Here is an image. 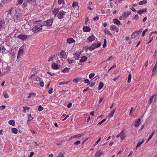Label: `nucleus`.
Wrapping results in <instances>:
<instances>
[{
  "label": "nucleus",
  "mask_w": 157,
  "mask_h": 157,
  "mask_svg": "<svg viewBox=\"0 0 157 157\" xmlns=\"http://www.w3.org/2000/svg\"><path fill=\"white\" fill-rule=\"evenodd\" d=\"M60 8H55L52 10V13H53L54 17H56L57 15L58 18L59 19H61L63 18V16L66 13V12L63 10H60L59 11Z\"/></svg>",
  "instance_id": "1"
},
{
  "label": "nucleus",
  "mask_w": 157,
  "mask_h": 157,
  "mask_svg": "<svg viewBox=\"0 0 157 157\" xmlns=\"http://www.w3.org/2000/svg\"><path fill=\"white\" fill-rule=\"evenodd\" d=\"M36 25L32 29V31L34 33L40 32L42 29V25L40 22L35 21Z\"/></svg>",
  "instance_id": "2"
},
{
  "label": "nucleus",
  "mask_w": 157,
  "mask_h": 157,
  "mask_svg": "<svg viewBox=\"0 0 157 157\" xmlns=\"http://www.w3.org/2000/svg\"><path fill=\"white\" fill-rule=\"evenodd\" d=\"M100 46L101 44L99 43L97 44L94 43L92 44L90 46L88 47V49H89L90 51H91L95 49L96 48L99 47Z\"/></svg>",
  "instance_id": "3"
},
{
  "label": "nucleus",
  "mask_w": 157,
  "mask_h": 157,
  "mask_svg": "<svg viewBox=\"0 0 157 157\" xmlns=\"http://www.w3.org/2000/svg\"><path fill=\"white\" fill-rule=\"evenodd\" d=\"M131 13V11H128L124 12L122 16H120L119 19L120 20H123L126 19Z\"/></svg>",
  "instance_id": "4"
},
{
  "label": "nucleus",
  "mask_w": 157,
  "mask_h": 157,
  "mask_svg": "<svg viewBox=\"0 0 157 157\" xmlns=\"http://www.w3.org/2000/svg\"><path fill=\"white\" fill-rule=\"evenodd\" d=\"M53 21V19L52 18H50V19L44 21V25L48 26H50L52 25Z\"/></svg>",
  "instance_id": "5"
},
{
  "label": "nucleus",
  "mask_w": 157,
  "mask_h": 157,
  "mask_svg": "<svg viewBox=\"0 0 157 157\" xmlns=\"http://www.w3.org/2000/svg\"><path fill=\"white\" fill-rule=\"evenodd\" d=\"M16 11V8L12 7L9 10L7 15L9 16L11 15V16L13 17V14H15V13Z\"/></svg>",
  "instance_id": "6"
},
{
  "label": "nucleus",
  "mask_w": 157,
  "mask_h": 157,
  "mask_svg": "<svg viewBox=\"0 0 157 157\" xmlns=\"http://www.w3.org/2000/svg\"><path fill=\"white\" fill-rule=\"evenodd\" d=\"M82 52L81 51H77L74 54V58L76 60H78L80 58V56Z\"/></svg>",
  "instance_id": "7"
},
{
  "label": "nucleus",
  "mask_w": 157,
  "mask_h": 157,
  "mask_svg": "<svg viewBox=\"0 0 157 157\" xmlns=\"http://www.w3.org/2000/svg\"><path fill=\"white\" fill-rule=\"evenodd\" d=\"M35 1L36 0H26L23 4L22 6L24 7L26 6L27 3H30L32 4H34Z\"/></svg>",
  "instance_id": "8"
},
{
  "label": "nucleus",
  "mask_w": 157,
  "mask_h": 157,
  "mask_svg": "<svg viewBox=\"0 0 157 157\" xmlns=\"http://www.w3.org/2000/svg\"><path fill=\"white\" fill-rule=\"evenodd\" d=\"M104 154V152L100 150L97 151L95 155V157H101V156L103 155Z\"/></svg>",
  "instance_id": "9"
},
{
  "label": "nucleus",
  "mask_w": 157,
  "mask_h": 157,
  "mask_svg": "<svg viewBox=\"0 0 157 157\" xmlns=\"http://www.w3.org/2000/svg\"><path fill=\"white\" fill-rule=\"evenodd\" d=\"M95 37L94 35L92 34L87 38L86 40V42L88 43L91 42L95 40Z\"/></svg>",
  "instance_id": "10"
},
{
  "label": "nucleus",
  "mask_w": 157,
  "mask_h": 157,
  "mask_svg": "<svg viewBox=\"0 0 157 157\" xmlns=\"http://www.w3.org/2000/svg\"><path fill=\"white\" fill-rule=\"evenodd\" d=\"M23 51L21 48H20L18 51L17 56V59H18L19 58H21L23 55Z\"/></svg>",
  "instance_id": "11"
},
{
  "label": "nucleus",
  "mask_w": 157,
  "mask_h": 157,
  "mask_svg": "<svg viewBox=\"0 0 157 157\" xmlns=\"http://www.w3.org/2000/svg\"><path fill=\"white\" fill-rule=\"evenodd\" d=\"M21 15L20 13H17L16 11L15 14H13V18L14 19H17L20 18Z\"/></svg>",
  "instance_id": "12"
},
{
  "label": "nucleus",
  "mask_w": 157,
  "mask_h": 157,
  "mask_svg": "<svg viewBox=\"0 0 157 157\" xmlns=\"http://www.w3.org/2000/svg\"><path fill=\"white\" fill-rule=\"evenodd\" d=\"M17 38L22 40H24L27 38V36L25 35L21 34L17 36Z\"/></svg>",
  "instance_id": "13"
},
{
  "label": "nucleus",
  "mask_w": 157,
  "mask_h": 157,
  "mask_svg": "<svg viewBox=\"0 0 157 157\" xmlns=\"http://www.w3.org/2000/svg\"><path fill=\"white\" fill-rule=\"evenodd\" d=\"M5 22L4 20H0V29L5 28Z\"/></svg>",
  "instance_id": "14"
},
{
  "label": "nucleus",
  "mask_w": 157,
  "mask_h": 157,
  "mask_svg": "<svg viewBox=\"0 0 157 157\" xmlns=\"http://www.w3.org/2000/svg\"><path fill=\"white\" fill-rule=\"evenodd\" d=\"M140 120L139 119L135 121L133 123V125L136 127L139 126L140 125Z\"/></svg>",
  "instance_id": "15"
},
{
  "label": "nucleus",
  "mask_w": 157,
  "mask_h": 157,
  "mask_svg": "<svg viewBox=\"0 0 157 157\" xmlns=\"http://www.w3.org/2000/svg\"><path fill=\"white\" fill-rule=\"evenodd\" d=\"M121 140L124 139L126 137L125 133L124 132V131H122L119 134Z\"/></svg>",
  "instance_id": "16"
},
{
  "label": "nucleus",
  "mask_w": 157,
  "mask_h": 157,
  "mask_svg": "<svg viewBox=\"0 0 157 157\" xmlns=\"http://www.w3.org/2000/svg\"><path fill=\"white\" fill-rule=\"evenodd\" d=\"M157 68V63H156L154 67H153L152 71V75H155V71L156 70V68Z\"/></svg>",
  "instance_id": "17"
},
{
  "label": "nucleus",
  "mask_w": 157,
  "mask_h": 157,
  "mask_svg": "<svg viewBox=\"0 0 157 157\" xmlns=\"http://www.w3.org/2000/svg\"><path fill=\"white\" fill-rule=\"evenodd\" d=\"M60 56L61 57L63 58L64 59L66 58L67 55L66 53L62 51L60 53Z\"/></svg>",
  "instance_id": "18"
},
{
  "label": "nucleus",
  "mask_w": 157,
  "mask_h": 157,
  "mask_svg": "<svg viewBox=\"0 0 157 157\" xmlns=\"http://www.w3.org/2000/svg\"><path fill=\"white\" fill-rule=\"evenodd\" d=\"M87 59V58L85 56H83L81 57V59L80 60V62L81 63H83L85 62Z\"/></svg>",
  "instance_id": "19"
},
{
  "label": "nucleus",
  "mask_w": 157,
  "mask_h": 157,
  "mask_svg": "<svg viewBox=\"0 0 157 157\" xmlns=\"http://www.w3.org/2000/svg\"><path fill=\"white\" fill-rule=\"evenodd\" d=\"M83 29V31L84 32H89L90 30V29L88 26L84 27Z\"/></svg>",
  "instance_id": "20"
},
{
  "label": "nucleus",
  "mask_w": 157,
  "mask_h": 157,
  "mask_svg": "<svg viewBox=\"0 0 157 157\" xmlns=\"http://www.w3.org/2000/svg\"><path fill=\"white\" fill-rule=\"evenodd\" d=\"M113 22L114 24H115L117 25H119L121 24L120 21L117 19H113Z\"/></svg>",
  "instance_id": "21"
},
{
  "label": "nucleus",
  "mask_w": 157,
  "mask_h": 157,
  "mask_svg": "<svg viewBox=\"0 0 157 157\" xmlns=\"http://www.w3.org/2000/svg\"><path fill=\"white\" fill-rule=\"evenodd\" d=\"M104 32L105 33V34L106 35H109L110 36H112V34L107 29H104Z\"/></svg>",
  "instance_id": "22"
},
{
  "label": "nucleus",
  "mask_w": 157,
  "mask_h": 157,
  "mask_svg": "<svg viewBox=\"0 0 157 157\" xmlns=\"http://www.w3.org/2000/svg\"><path fill=\"white\" fill-rule=\"evenodd\" d=\"M52 68L54 69L57 70L59 68L58 65L55 63H52Z\"/></svg>",
  "instance_id": "23"
},
{
  "label": "nucleus",
  "mask_w": 157,
  "mask_h": 157,
  "mask_svg": "<svg viewBox=\"0 0 157 157\" xmlns=\"http://www.w3.org/2000/svg\"><path fill=\"white\" fill-rule=\"evenodd\" d=\"M11 131L13 133L15 134L17 133L18 130L16 128H12Z\"/></svg>",
  "instance_id": "24"
},
{
  "label": "nucleus",
  "mask_w": 157,
  "mask_h": 157,
  "mask_svg": "<svg viewBox=\"0 0 157 157\" xmlns=\"http://www.w3.org/2000/svg\"><path fill=\"white\" fill-rule=\"evenodd\" d=\"M147 11V9H145L143 10H139L137 12V13L139 14H141L143 13L146 12Z\"/></svg>",
  "instance_id": "25"
},
{
  "label": "nucleus",
  "mask_w": 157,
  "mask_h": 157,
  "mask_svg": "<svg viewBox=\"0 0 157 157\" xmlns=\"http://www.w3.org/2000/svg\"><path fill=\"white\" fill-rule=\"evenodd\" d=\"M28 119L27 121L28 123H29V122L33 119V118L31 117V114H29L28 115Z\"/></svg>",
  "instance_id": "26"
},
{
  "label": "nucleus",
  "mask_w": 157,
  "mask_h": 157,
  "mask_svg": "<svg viewBox=\"0 0 157 157\" xmlns=\"http://www.w3.org/2000/svg\"><path fill=\"white\" fill-rule=\"evenodd\" d=\"M147 2V0H143L142 1H140L139 3V5H141L144 4H145Z\"/></svg>",
  "instance_id": "27"
},
{
  "label": "nucleus",
  "mask_w": 157,
  "mask_h": 157,
  "mask_svg": "<svg viewBox=\"0 0 157 157\" xmlns=\"http://www.w3.org/2000/svg\"><path fill=\"white\" fill-rule=\"evenodd\" d=\"M32 72L33 74L31 75V76L30 78H31L32 76L35 75V74L36 73V68H33L32 71Z\"/></svg>",
  "instance_id": "28"
},
{
  "label": "nucleus",
  "mask_w": 157,
  "mask_h": 157,
  "mask_svg": "<svg viewBox=\"0 0 157 157\" xmlns=\"http://www.w3.org/2000/svg\"><path fill=\"white\" fill-rule=\"evenodd\" d=\"M72 6L75 8H78V3L74 2L72 4Z\"/></svg>",
  "instance_id": "29"
},
{
  "label": "nucleus",
  "mask_w": 157,
  "mask_h": 157,
  "mask_svg": "<svg viewBox=\"0 0 157 157\" xmlns=\"http://www.w3.org/2000/svg\"><path fill=\"white\" fill-rule=\"evenodd\" d=\"M116 110V109H115L111 111V113L109 114L108 115V116L110 117H112L113 116L114 113Z\"/></svg>",
  "instance_id": "30"
},
{
  "label": "nucleus",
  "mask_w": 157,
  "mask_h": 157,
  "mask_svg": "<svg viewBox=\"0 0 157 157\" xmlns=\"http://www.w3.org/2000/svg\"><path fill=\"white\" fill-rule=\"evenodd\" d=\"M138 35L136 32H134L132 34L131 36L132 38H135L136 36H137Z\"/></svg>",
  "instance_id": "31"
},
{
  "label": "nucleus",
  "mask_w": 157,
  "mask_h": 157,
  "mask_svg": "<svg viewBox=\"0 0 157 157\" xmlns=\"http://www.w3.org/2000/svg\"><path fill=\"white\" fill-rule=\"evenodd\" d=\"M8 123L12 125L13 126H14L15 124L14 121L13 120L9 121L8 122Z\"/></svg>",
  "instance_id": "32"
},
{
  "label": "nucleus",
  "mask_w": 157,
  "mask_h": 157,
  "mask_svg": "<svg viewBox=\"0 0 157 157\" xmlns=\"http://www.w3.org/2000/svg\"><path fill=\"white\" fill-rule=\"evenodd\" d=\"M69 70L70 69L69 68L66 67L62 70V71L64 73H67L69 71Z\"/></svg>",
  "instance_id": "33"
},
{
  "label": "nucleus",
  "mask_w": 157,
  "mask_h": 157,
  "mask_svg": "<svg viewBox=\"0 0 157 157\" xmlns=\"http://www.w3.org/2000/svg\"><path fill=\"white\" fill-rule=\"evenodd\" d=\"M5 48L2 45H0V52H3L5 51Z\"/></svg>",
  "instance_id": "34"
},
{
  "label": "nucleus",
  "mask_w": 157,
  "mask_h": 157,
  "mask_svg": "<svg viewBox=\"0 0 157 157\" xmlns=\"http://www.w3.org/2000/svg\"><path fill=\"white\" fill-rule=\"evenodd\" d=\"M103 83L102 82H100L98 88L99 90H101L103 87Z\"/></svg>",
  "instance_id": "35"
},
{
  "label": "nucleus",
  "mask_w": 157,
  "mask_h": 157,
  "mask_svg": "<svg viewBox=\"0 0 157 157\" xmlns=\"http://www.w3.org/2000/svg\"><path fill=\"white\" fill-rule=\"evenodd\" d=\"M131 74H129L128 76V83H130L131 80Z\"/></svg>",
  "instance_id": "36"
},
{
  "label": "nucleus",
  "mask_w": 157,
  "mask_h": 157,
  "mask_svg": "<svg viewBox=\"0 0 157 157\" xmlns=\"http://www.w3.org/2000/svg\"><path fill=\"white\" fill-rule=\"evenodd\" d=\"M36 95V94L35 93H30L29 94V96L27 97V98H30L32 96H35Z\"/></svg>",
  "instance_id": "37"
},
{
  "label": "nucleus",
  "mask_w": 157,
  "mask_h": 157,
  "mask_svg": "<svg viewBox=\"0 0 157 157\" xmlns=\"http://www.w3.org/2000/svg\"><path fill=\"white\" fill-rule=\"evenodd\" d=\"M101 138H100L93 145V146L94 147L96 145H97L99 142L101 140Z\"/></svg>",
  "instance_id": "38"
},
{
  "label": "nucleus",
  "mask_w": 157,
  "mask_h": 157,
  "mask_svg": "<svg viewBox=\"0 0 157 157\" xmlns=\"http://www.w3.org/2000/svg\"><path fill=\"white\" fill-rule=\"evenodd\" d=\"M67 61L68 63L70 64H71L72 63H73L74 62V60L73 59H68L67 60Z\"/></svg>",
  "instance_id": "39"
},
{
  "label": "nucleus",
  "mask_w": 157,
  "mask_h": 157,
  "mask_svg": "<svg viewBox=\"0 0 157 157\" xmlns=\"http://www.w3.org/2000/svg\"><path fill=\"white\" fill-rule=\"evenodd\" d=\"M78 80H80L79 78H77L74 79L73 80V82L74 83H77L78 82Z\"/></svg>",
  "instance_id": "40"
},
{
  "label": "nucleus",
  "mask_w": 157,
  "mask_h": 157,
  "mask_svg": "<svg viewBox=\"0 0 157 157\" xmlns=\"http://www.w3.org/2000/svg\"><path fill=\"white\" fill-rule=\"evenodd\" d=\"M106 119H103L101 121L99 122L98 124V125H100L102 123H104L105 121L106 120Z\"/></svg>",
  "instance_id": "41"
},
{
  "label": "nucleus",
  "mask_w": 157,
  "mask_h": 157,
  "mask_svg": "<svg viewBox=\"0 0 157 157\" xmlns=\"http://www.w3.org/2000/svg\"><path fill=\"white\" fill-rule=\"evenodd\" d=\"M155 95L152 96L149 99L148 102L150 104H151L153 101V98L154 97Z\"/></svg>",
  "instance_id": "42"
},
{
  "label": "nucleus",
  "mask_w": 157,
  "mask_h": 157,
  "mask_svg": "<svg viewBox=\"0 0 157 157\" xmlns=\"http://www.w3.org/2000/svg\"><path fill=\"white\" fill-rule=\"evenodd\" d=\"M3 96L6 98H8L9 97L8 95L6 93V92L4 91L3 93Z\"/></svg>",
  "instance_id": "43"
},
{
  "label": "nucleus",
  "mask_w": 157,
  "mask_h": 157,
  "mask_svg": "<svg viewBox=\"0 0 157 157\" xmlns=\"http://www.w3.org/2000/svg\"><path fill=\"white\" fill-rule=\"evenodd\" d=\"M67 42L69 43H71L74 42V41L75 42V40L73 39H70L67 40Z\"/></svg>",
  "instance_id": "44"
},
{
  "label": "nucleus",
  "mask_w": 157,
  "mask_h": 157,
  "mask_svg": "<svg viewBox=\"0 0 157 157\" xmlns=\"http://www.w3.org/2000/svg\"><path fill=\"white\" fill-rule=\"evenodd\" d=\"M23 108H24V109L23 110V112L24 113H25L26 110H29V107H23Z\"/></svg>",
  "instance_id": "45"
},
{
  "label": "nucleus",
  "mask_w": 157,
  "mask_h": 157,
  "mask_svg": "<svg viewBox=\"0 0 157 157\" xmlns=\"http://www.w3.org/2000/svg\"><path fill=\"white\" fill-rule=\"evenodd\" d=\"M116 28V26L113 25H112L110 27V29L111 30H114V29H115V28Z\"/></svg>",
  "instance_id": "46"
},
{
  "label": "nucleus",
  "mask_w": 157,
  "mask_h": 157,
  "mask_svg": "<svg viewBox=\"0 0 157 157\" xmlns=\"http://www.w3.org/2000/svg\"><path fill=\"white\" fill-rule=\"evenodd\" d=\"M56 157H64L63 152H60L58 155Z\"/></svg>",
  "instance_id": "47"
},
{
  "label": "nucleus",
  "mask_w": 157,
  "mask_h": 157,
  "mask_svg": "<svg viewBox=\"0 0 157 157\" xmlns=\"http://www.w3.org/2000/svg\"><path fill=\"white\" fill-rule=\"evenodd\" d=\"M155 132L154 131L149 136V138H148V140H150L152 137L155 134Z\"/></svg>",
  "instance_id": "48"
},
{
  "label": "nucleus",
  "mask_w": 157,
  "mask_h": 157,
  "mask_svg": "<svg viewBox=\"0 0 157 157\" xmlns=\"http://www.w3.org/2000/svg\"><path fill=\"white\" fill-rule=\"evenodd\" d=\"M64 2V0H58V3L61 4L62 3L63 4Z\"/></svg>",
  "instance_id": "49"
},
{
  "label": "nucleus",
  "mask_w": 157,
  "mask_h": 157,
  "mask_svg": "<svg viewBox=\"0 0 157 157\" xmlns=\"http://www.w3.org/2000/svg\"><path fill=\"white\" fill-rule=\"evenodd\" d=\"M95 74L94 73H91L89 75V78H92L94 76Z\"/></svg>",
  "instance_id": "50"
},
{
  "label": "nucleus",
  "mask_w": 157,
  "mask_h": 157,
  "mask_svg": "<svg viewBox=\"0 0 157 157\" xmlns=\"http://www.w3.org/2000/svg\"><path fill=\"white\" fill-rule=\"evenodd\" d=\"M14 25H13V24H10L9 26V29H12V28H14Z\"/></svg>",
  "instance_id": "51"
},
{
  "label": "nucleus",
  "mask_w": 157,
  "mask_h": 157,
  "mask_svg": "<svg viewBox=\"0 0 157 157\" xmlns=\"http://www.w3.org/2000/svg\"><path fill=\"white\" fill-rule=\"evenodd\" d=\"M142 144L140 142H138V143L136 147V150Z\"/></svg>",
  "instance_id": "52"
},
{
  "label": "nucleus",
  "mask_w": 157,
  "mask_h": 157,
  "mask_svg": "<svg viewBox=\"0 0 157 157\" xmlns=\"http://www.w3.org/2000/svg\"><path fill=\"white\" fill-rule=\"evenodd\" d=\"M139 17L138 15L136 14L133 17V19L134 20H137L138 19Z\"/></svg>",
  "instance_id": "53"
},
{
  "label": "nucleus",
  "mask_w": 157,
  "mask_h": 157,
  "mask_svg": "<svg viewBox=\"0 0 157 157\" xmlns=\"http://www.w3.org/2000/svg\"><path fill=\"white\" fill-rule=\"evenodd\" d=\"M44 108H43L40 105H39V106L38 107V111H42L43 109Z\"/></svg>",
  "instance_id": "54"
},
{
  "label": "nucleus",
  "mask_w": 157,
  "mask_h": 157,
  "mask_svg": "<svg viewBox=\"0 0 157 157\" xmlns=\"http://www.w3.org/2000/svg\"><path fill=\"white\" fill-rule=\"evenodd\" d=\"M148 30V29H145L144 30L142 33V36H145V33Z\"/></svg>",
  "instance_id": "55"
},
{
  "label": "nucleus",
  "mask_w": 157,
  "mask_h": 157,
  "mask_svg": "<svg viewBox=\"0 0 157 157\" xmlns=\"http://www.w3.org/2000/svg\"><path fill=\"white\" fill-rule=\"evenodd\" d=\"M83 82L85 83H88V84L90 83L89 80L87 79H84L83 80Z\"/></svg>",
  "instance_id": "56"
},
{
  "label": "nucleus",
  "mask_w": 157,
  "mask_h": 157,
  "mask_svg": "<svg viewBox=\"0 0 157 157\" xmlns=\"http://www.w3.org/2000/svg\"><path fill=\"white\" fill-rule=\"evenodd\" d=\"M106 46V39H104V44L103 45V47L104 48Z\"/></svg>",
  "instance_id": "57"
},
{
  "label": "nucleus",
  "mask_w": 157,
  "mask_h": 157,
  "mask_svg": "<svg viewBox=\"0 0 157 157\" xmlns=\"http://www.w3.org/2000/svg\"><path fill=\"white\" fill-rule=\"evenodd\" d=\"M103 99L104 98L103 97H101L100 98V99L98 102V104H100L101 102L103 100Z\"/></svg>",
  "instance_id": "58"
},
{
  "label": "nucleus",
  "mask_w": 157,
  "mask_h": 157,
  "mask_svg": "<svg viewBox=\"0 0 157 157\" xmlns=\"http://www.w3.org/2000/svg\"><path fill=\"white\" fill-rule=\"evenodd\" d=\"M11 0H3L2 2L4 3H6L11 1Z\"/></svg>",
  "instance_id": "59"
},
{
  "label": "nucleus",
  "mask_w": 157,
  "mask_h": 157,
  "mask_svg": "<svg viewBox=\"0 0 157 157\" xmlns=\"http://www.w3.org/2000/svg\"><path fill=\"white\" fill-rule=\"evenodd\" d=\"M6 108V106L4 105H3L1 106H0V109L1 110H3L4 109H5Z\"/></svg>",
  "instance_id": "60"
},
{
  "label": "nucleus",
  "mask_w": 157,
  "mask_h": 157,
  "mask_svg": "<svg viewBox=\"0 0 157 157\" xmlns=\"http://www.w3.org/2000/svg\"><path fill=\"white\" fill-rule=\"evenodd\" d=\"M72 103L71 102L69 103L67 106V107L68 108H70L71 107Z\"/></svg>",
  "instance_id": "61"
},
{
  "label": "nucleus",
  "mask_w": 157,
  "mask_h": 157,
  "mask_svg": "<svg viewBox=\"0 0 157 157\" xmlns=\"http://www.w3.org/2000/svg\"><path fill=\"white\" fill-rule=\"evenodd\" d=\"M53 88H52L50 89L48 91V93L49 94H51L52 93Z\"/></svg>",
  "instance_id": "62"
},
{
  "label": "nucleus",
  "mask_w": 157,
  "mask_h": 157,
  "mask_svg": "<svg viewBox=\"0 0 157 157\" xmlns=\"http://www.w3.org/2000/svg\"><path fill=\"white\" fill-rule=\"evenodd\" d=\"M80 143V141H78L76 142H75L74 144L75 145H78Z\"/></svg>",
  "instance_id": "63"
},
{
  "label": "nucleus",
  "mask_w": 157,
  "mask_h": 157,
  "mask_svg": "<svg viewBox=\"0 0 157 157\" xmlns=\"http://www.w3.org/2000/svg\"><path fill=\"white\" fill-rule=\"evenodd\" d=\"M35 80L36 81H39L40 80V78L39 77H35Z\"/></svg>",
  "instance_id": "64"
}]
</instances>
